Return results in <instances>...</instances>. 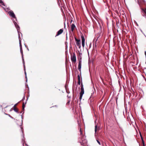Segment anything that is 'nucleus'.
Masks as SVG:
<instances>
[{
  "label": "nucleus",
  "instance_id": "nucleus-29",
  "mask_svg": "<svg viewBox=\"0 0 146 146\" xmlns=\"http://www.w3.org/2000/svg\"><path fill=\"white\" fill-rule=\"evenodd\" d=\"M125 0H124V1H125Z\"/></svg>",
  "mask_w": 146,
  "mask_h": 146
},
{
  "label": "nucleus",
  "instance_id": "nucleus-17",
  "mask_svg": "<svg viewBox=\"0 0 146 146\" xmlns=\"http://www.w3.org/2000/svg\"><path fill=\"white\" fill-rule=\"evenodd\" d=\"M0 3L2 5L5 6L4 3L2 0H0Z\"/></svg>",
  "mask_w": 146,
  "mask_h": 146
},
{
  "label": "nucleus",
  "instance_id": "nucleus-12",
  "mask_svg": "<svg viewBox=\"0 0 146 146\" xmlns=\"http://www.w3.org/2000/svg\"><path fill=\"white\" fill-rule=\"evenodd\" d=\"M14 23L15 26L16 27L17 29H18V28H19V26L17 25V23L16 22H14ZM17 30H18V29H17Z\"/></svg>",
  "mask_w": 146,
  "mask_h": 146
},
{
  "label": "nucleus",
  "instance_id": "nucleus-25",
  "mask_svg": "<svg viewBox=\"0 0 146 146\" xmlns=\"http://www.w3.org/2000/svg\"><path fill=\"white\" fill-rule=\"evenodd\" d=\"M127 41H126V44L127 45Z\"/></svg>",
  "mask_w": 146,
  "mask_h": 146
},
{
  "label": "nucleus",
  "instance_id": "nucleus-4",
  "mask_svg": "<svg viewBox=\"0 0 146 146\" xmlns=\"http://www.w3.org/2000/svg\"><path fill=\"white\" fill-rule=\"evenodd\" d=\"M81 38L82 39V46L83 48H84L85 45V39L84 36L82 34L81 35Z\"/></svg>",
  "mask_w": 146,
  "mask_h": 146
},
{
  "label": "nucleus",
  "instance_id": "nucleus-18",
  "mask_svg": "<svg viewBox=\"0 0 146 146\" xmlns=\"http://www.w3.org/2000/svg\"><path fill=\"white\" fill-rule=\"evenodd\" d=\"M126 107V105L125 106V112L127 113V108Z\"/></svg>",
  "mask_w": 146,
  "mask_h": 146
},
{
  "label": "nucleus",
  "instance_id": "nucleus-13",
  "mask_svg": "<svg viewBox=\"0 0 146 146\" xmlns=\"http://www.w3.org/2000/svg\"><path fill=\"white\" fill-rule=\"evenodd\" d=\"M20 46L21 47V48H20L21 52V54H23V51L22 50V47H21L22 46H21V42L20 43Z\"/></svg>",
  "mask_w": 146,
  "mask_h": 146
},
{
  "label": "nucleus",
  "instance_id": "nucleus-5",
  "mask_svg": "<svg viewBox=\"0 0 146 146\" xmlns=\"http://www.w3.org/2000/svg\"><path fill=\"white\" fill-rule=\"evenodd\" d=\"M8 13L9 15L11 17H12L15 19H16L15 16L13 11H10L8 12Z\"/></svg>",
  "mask_w": 146,
  "mask_h": 146
},
{
  "label": "nucleus",
  "instance_id": "nucleus-28",
  "mask_svg": "<svg viewBox=\"0 0 146 146\" xmlns=\"http://www.w3.org/2000/svg\"><path fill=\"white\" fill-rule=\"evenodd\" d=\"M129 102H128V104H129Z\"/></svg>",
  "mask_w": 146,
  "mask_h": 146
},
{
  "label": "nucleus",
  "instance_id": "nucleus-15",
  "mask_svg": "<svg viewBox=\"0 0 146 146\" xmlns=\"http://www.w3.org/2000/svg\"><path fill=\"white\" fill-rule=\"evenodd\" d=\"M81 89H84L83 87V84L82 82V78H81Z\"/></svg>",
  "mask_w": 146,
  "mask_h": 146
},
{
  "label": "nucleus",
  "instance_id": "nucleus-19",
  "mask_svg": "<svg viewBox=\"0 0 146 146\" xmlns=\"http://www.w3.org/2000/svg\"><path fill=\"white\" fill-rule=\"evenodd\" d=\"M143 11L146 14V8L145 9H143Z\"/></svg>",
  "mask_w": 146,
  "mask_h": 146
},
{
  "label": "nucleus",
  "instance_id": "nucleus-23",
  "mask_svg": "<svg viewBox=\"0 0 146 146\" xmlns=\"http://www.w3.org/2000/svg\"><path fill=\"white\" fill-rule=\"evenodd\" d=\"M17 104H15L14 105V108L16 107V106H17Z\"/></svg>",
  "mask_w": 146,
  "mask_h": 146
},
{
  "label": "nucleus",
  "instance_id": "nucleus-6",
  "mask_svg": "<svg viewBox=\"0 0 146 146\" xmlns=\"http://www.w3.org/2000/svg\"><path fill=\"white\" fill-rule=\"evenodd\" d=\"M81 90V91L80 93V96L79 97V99L80 100H81L82 99L83 95L84 93V89H82Z\"/></svg>",
  "mask_w": 146,
  "mask_h": 146
},
{
  "label": "nucleus",
  "instance_id": "nucleus-20",
  "mask_svg": "<svg viewBox=\"0 0 146 146\" xmlns=\"http://www.w3.org/2000/svg\"><path fill=\"white\" fill-rule=\"evenodd\" d=\"M142 141V143H143V146H145V143H144V140H143Z\"/></svg>",
  "mask_w": 146,
  "mask_h": 146
},
{
  "label": "nucleus",
  "instance_id": "nucleus-1",
  "mask_svg": "<svg viewBox=\"0 0 146 146\" xmlns=\"http://www.w3.org/2000/svg\"><path fill=\"white\" fill-rule=\"evenodd\" d=\"M80 135H81V137L82 138L84 136V135L82 134L81 128H80ZM82 141L81 142V145H85V144H86V143H87L86 140L84 139V140H83V139L82 138Z\"/></svg>",
  "mask_w": 146,
  "mask_h": 146
},
{
  "label": "nucleus",
  "instance_id": "nucleus-7",
  "mask_svg": "<svg viewBox=\"0 0 146 146\" xmlns=\"http://www.w3.org/2000/svg\"><path fill=\"white\" fill-rule=\"evenodd\" d=\"M82 65V61L80 60L79 62L78 69L79 71L80 72V74L81 75V68Z\"/></svg>",
  "mask_w": 146,
  "mask_h": 146
},
{
  "label": "nucleus",
  "instance_id": "nucleus-26",
  "mask_svg": "<svg viewBox=\"0 0 146 146\" xmlns=\"http://www.w3.org/2000/svg\"><path fill=\"white\" fill-rule=\"evenodd\" d=\"M25 74L26 75V72L25 71Z\"/></svg>",
  "mask_w": 146,
  "mask_h": 146
},
{
  "label": "nucleus",
  "instance_id": "nucleus-2",
  "mask_svg": "<svg viewBox=\"0 0 146 146\" xmlns=\"http://www.w3.org/2000/svg\"><path fill=\"white\" fill-rule=\"evenodd\" d=\"M75 41H76V44L78 47L79 48H80L81 47V40L80 39H78L76 37H74Z\"/></svg>",
  "mask_w": 146,
  "mask_h": 146
},
{
  "label": "nucleus",
  "instance_id": "nucleus-27",
  "mask_svg": "<svg viewBox=\"0 0 146 146\" xmlns=\"http://www.w3.org/2000/svg\"><path fill=\"white\" fill-rule=\"evenodd\" d=\"M126 84H127V83H126Z\"/></svg>",
  "mask_w": 146,
  "mask_h": 146
},
{
  "label": "nucleus",
  "instance_id": "nucleus-22",
  "mask_svg": "<svg viewBox=\"0 0 146 146\" xmlns=\"http://www.w3.org/2000/svg\"><path fill=\"white\" fill-rule=\"evenodd\" d=\"M97 141L98 143H99V144L100 145L101 144H100V142L99 141H98V140H97Z\"/></svg>",
  "mask_w": 146,
  "mask_h": 146
},
{
  "label": "nucleus",
  "instance_id": "nucleus-8",
  "mask_svg": "<svg viewBox=\"0 0 146 146\" xmlns=\"http://www.w3.org/2000/svg\"><path fill=\"white\" fill-rule=\"evenodd\" d=\"M63 32V29H60L57 32L56 36H58L61 34Z\"/></svg>",
  "mask_w": 146,
  "mask_h": 146
},
{
  "label": "nucleus",
  "instance_id": "nucleus-10",
  "mask_svg": "<svg viewBox=\"0 0 146 146\" xmlns=\"http://www.w3.org/2000/svg\"><path fill=\"white\" fill-rule=\"evenodd\" d=\"M78 84L79 85H80L81 84L80 82V76L79 75H78Z\"/></svg>",
  "mask_w": 146,
  "mask_h": 146
},
{
  "label": "nucleus",
  "instance_id": "nucleus-3",
  "mask_svg": "<svg viewBox=\"0 0 146 146\" xmlns=\"http://www.w3.org/2000/svg\"><path fill=\"white\" fill-rule=\"evenodd\" d=\"M71 60L74 63H75L76 62V58L75 54L73 53V54L71 56Z\"/></svg>",
  "mask_w": 146,
  "mask_h": 146
},
{
  "label": "nucleus",
  "instance_id": "nucleus-9",
  "mask_svg": "<svg viewBox=\"0 0 146 146\" xmlns=\"http://www.w3.org/2000/svg\"><path fill=\"white\" fill-rule=\"evenodd\" d=\"M76 26L74 24H72L71 25V30L72 32H73Z\"/></svg>",
  "mask_w": 146,
  "mask_h": 146
},
{
  "label": "nucleus",
  "instance_id": "nucleus-24",
  "mask_svg": "<svg viewBox=\"0 0 146 146\" xmlns=\"http://www.w3.org/2000/svg\"><path fill=\"white\" fill-rule=\"evenodd\" d=\"M66 39H67V34H66Z\"/></svg>",
  "mask_w": 146,
  "mask_h": 146
},
{
  "label": "nucleus",
  "instance_id": "nucleus-14",
  "mask_svg": "<svg viewBox=\"0 0 146 146\" xmlns=\"http://www.w3.org/2000/svg\"><path fill=\"white\" fill-rule=\"evenodd\" d=\"M13 110L14 111L18 113V109H17L16 107L14 108Z\"/></svg>",
  "mask_w": 146,
  "mask_h": 146
},
{
  "label": "nucleus",
  "instance_id": "nucleus-21",
  "mask_svg": "<svg viewBox=\"0 0 146 146\" xmlns=\"http://www.w3.org/2000/svg\"><path fill=\"white\" fill-rule=\"evenodd\" d=\"M140 136H141V139L142 140V141L143 140V137L141 134H140Z\"/></svg>",
  "mask_w": 146,
  "mask_h": 146
},
{
  "label": "nucleus",
  "instance_id": "nucleus-16",
  "mask_svg": "<svg viewBox=\"0 0 146 146\" xmlns=\"http://www.w3.org/2000/svg\"><path fill=\"white\" fill-rule=\"evenodd\" d=\"M25 104H24V103H23V106H22V108H23V110H24V108L25 107Z\"/></svg>",
  "mask_w": 146,
  "mask_h": 146
},
{
  "label": "nucleus",
  "instance_id": "nucleus-11",
  "mask_svg": "<svg viewBox=\"0 0 146 146\" xmlns=\"http://www.w3.org/2000/svg\"><path fill=\"white\" fill-rule=\"evenodd\" d=\"M99 129V128L98 127L97 125H96L95 126V133L98 131Z\"/></svg>",
  "mask_w": 146,
  "mask_h": 146
}]
</instances>
